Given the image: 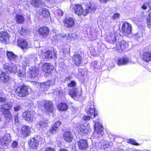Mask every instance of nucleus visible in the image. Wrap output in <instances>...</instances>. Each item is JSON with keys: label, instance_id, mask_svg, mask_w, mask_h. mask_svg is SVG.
I'll list each match as a JSON object with an SVG mask.
<instances>
[{"label": "nucleus", "instance_id": "412c9836", "mask_svg": "<svg viewBox=\"0 0 151 151\" xmlns=\"http://www.w3.org/2000/svg\"><path fill=\"white\" fill-rule=\"evenodd\" d=\"M131 62V60L130 59H129L127 57H123L118 60L117 65L119 66L120 65H124L127 64Z\"/></svg>", "mask_w": 151, "mask_h": 151}, {"label": "nucleus", "instance_id": "37998d69", "mask_svg": "<svg viewBox=\"0 0 151 151\" xmlns=\"http://www.w3.org/2000/svg\"><path fill=\"white\" fill-rule=\"evenodd\" d=\"M147 24L149 28L151 27V12L149 14L147 19Z\"/></svg>", "mask_w": 151, "mask_h": 151}, {"label": "nucleus", "instance_id": "2f4dec72", "mask_svg": "<svg viewBox=\"0 0 151 151\" xmlns=\"http://www.w3.org/2000/svg\"><path fill=\"white\" fill-rule=\"evenodd\" d=\"M57 106L59 110L61 111H65L68 108V106L65 103H60L57 105Z\"/></svg>", "mask_w": 151, "mask_h": 151}, {"label": "nucleus", "instance_id": "603ef678", "mask_svg": "<svg viewBox=\"0 0 151 151\" xmlns=\"http://www.w3.org/2000/svg\"><path fill=\"white\" fill-rule=\"evenodd\" d=\"M18 116V115H16L14 116V120L15 123H18L19 122Z\"/></svg>", "mask_w": 151, "mask_h": 151}, {"label": "nucleus", "instance_id": "6ab92c4d", "mask_svg": "<svg viewBox=\"0 0 151 151\" xmlns=\"http://www.w3.org/2000/svg\"><path fill=\"white\" fill-rule=\"evenodd\" d=\"M32 112L25 111L23 113V116L24 119L29 122H31L33 120V115Z\"/></svg>", "mask_w": 151, "mask_h": 151}, {"label": "nucleus", "instance_id": "3c124183", "mask_svg": "<svg viewBox=\"0 0 151 151\" xmlns=\"http://www.w3.org/2000/svg\"><path fill=\"white\" fill-rule=\"evenodd\" d=\"M119 16V14L118 13H116L114 14L113 16V18L114 19H116L118 18Z\"/></svg>", "mask_w": 151, "mask_h": 151}, {"label": "nucleus", "instance_id": "ea45409f", "mask_svg": "<svg viewBox=\"0 0 151 151\" xmlns=\"http://www.w3.org/2000/svg\"><path fill=\"white\" fill-rule=\"evenodd\" d=\"M99 65L96 61H92L91 63V67L93 69H97L99 67Z\"/></svg>", "mask_w": 151, "mask_h": 151}, {"label": "nucleus", "instance_id": "de8ad7c7", "mask_svg": "<svg viewBox=\"0 0 151 151\" xmlns=\"http://www.w3.org/2000/svg\"><path fill=\"white\" fill-rule=\"evenodd\" d=\"M21 33L22 35H26L27 30L25 28H21Z\"/></svg>", "mask_w": 151, "mask_h": 151}, {"label": "nucleus", "instance_id": "c03bdc74", "mask_svg": "<svg viewBox=\"0 0 151 151\" xmlns=\"http://www.w3.org/2000/svg\"><path fill=\"white\" fill-rule=\"evenodd\" d=\"M128 142L131 144L135 145H139V144L137 143L136 141L134 139H130L128 140Z\"/></svg>", "mask_w": 151, "mask_h": 151}, {"label": "nucleus", "instance_id": "f704fd0d", "mask_svg": "<svg viewBox=\"0 0 151 151\" xmlns=\"http://www.w3.org/2000/svg\"><path fill=\"white\" fill-rule=\"evenodd\" d=\"M4 115L6 121L10 122L12 118V114L9 111H7L4 112H2Z\"/></svg>", "mask_w": 151, "mask_h": 151}, {"label": "nucleus", "instance_id": "680f3d73", "mask_svg": "<svg viewBox=\"0 0 151 151\" xmlns=\"http://www.w3.org/2000/svg\"><path fill=\"white\" fill-rule=\"evenodd\" d=\"M47 0L48 1H49L54 2V0Z\"/></svg>", "mask_w": 151, "mask_h": 151}, {"label": "nucleus", "instance_id": "dca6fc26", "mask_svg": "<svg viewBox=\"0 0 151 151\" xmlns=\"http://www.w3.org/2000/svg\"><path fill=\"white\" fill-rule=\"evenodd\" d=\"M121 38L119 39V41L116 43L117 48L119 50L120 48L122 50H124L128 47L127 43L125 41L122 40H121Z\"/></svg>", "mask_w": 151, "mask_h": 151}, {"label": "nucleus", "instance_id": "39448f33", "mask_svg": "<svg viewBox=\"0 0 151 151\" xmlns=\"http://www.w3.org/2000/svg\"><path fill=\"white\" fill-rule=\"evenodd\" d=\"M122 37L120 35L116 32H111L110 35L106 38V40L110 43L113 44L114 42L117 43L119 41V39Z\"/></svg>", "mask_w": 151, "mask_h": 151}, {"label": "nucleus", "instance_id": "49530a36", "mask_svg": "<svg viewBox=\"0 0 151 151\" xmlns=\"http://www.w3.org/2000/svg\"><path fill=\"white\" fill-rule=\"evenodd\" d=\"M22 108V107L21 106L19 105H17L16 106L14 107V110L15 111H18L19 110H20Z\"/></svg>", "mask_w": 151, "mask_h": 151}, {"label": "nucleus", "instance_id": "58836bf2", "mask_svg": "<svg viewBox=\"0 0 151 151\" xmlns=\"http://www.w3.org/2000/svg\"><path fill=\"white\" fill-rule=\"evenodd\" d=\"M67 39L68 40H74L76 38V34L75 33H70L68 34V35Z\"/></svg>", "mask_w": 151, "mask_h": 151}, {"label": "nucleus", "instance_id": "09e8293b", "mask_svg": "<svg viewBox=\"0 0 151 151\" xmlns=\"http://www.w3.org/2000/svg\"><path fill=\"white\" fill-rule=\"evenodd\" d=\"M18 143L16 141H14L12 143V147L13 148H16L17 147Z\"/></svg>", "mask_w": 151, "mask_h": 151}, {"label": "nucleus", "instance_id": "a18cd8bd", "mask_svg": "<svg viewBox=\"0 0 151 151\" xmlns=\"http://www.w3.org/2000/svg\"><path fill=\"white\" fill-rule=\"evenodd\" d=\"M54 94H56L57 96H60L63 95V93L62 91H57L54 92Z\"/></svg>", "mask_w": 151, "mask_h": 151}, {"label": "nucleus", "instance_id": "e2e57ef3", "mask_svg": "<svg viewBox=\"0 0 151 151\" xmlns=\"http://www.w3.org/2000/svg\"><path fill=\"white\" fill-rule=\"evenodd\" d=\"M63 15V14H62V15H61V16H62Z\"/></svg>", "mask_w": 151, "mask_h": 151}, {"label": "nucleus", "instance_id": "0e129e2a", "mask_svg": "<svg viewBox=\"0 0 151 151\" xmlns=\"http://www.w3.org/2000/svg\"><path fill=\"white\" fill-rule=\"evenodd\" d=\"M93 150V149H91V150Z\"/></svg>", "mask_w": 151, "mask_h": 151}, {"label": "nucleus", "instance_id": "a211bd4d", "mask_svg": "<svg viewBox=\"0 0 151 151\" xmlns=\"http://www.w3.org/2000/svg\"><path fill=\"white\" fill-rule=\"evenodd\" d=\"M94 129L95 134H99L101 133L103 128L101 124L97 122L95 123Z\"/></svg>", "mask_w": 151, "mask_h": 151}, {"label": "nucleus", "instance_id": "72a5a7b5", "mask_svg": "<svg viewBox=\"0 0 151 151\" xmlns=\"http://www.w3.org/2000/svg\"><path fill=\"white\" fill-rule=\"evenodd\" d=\"M15 19L17 22L18 24H22L24 22V17L19 14L16 15Z\"/></svg>", "mask_w": 151, "mask_h": 151}, {"label": "nucleus", "instance_id": "423d86ee", "mask_svg": "<svg viewBox=\"0 0 151 151\" xmlns=\"http://www.w3.org/2000/svg\"><path fill=\"white\" fill-rule=\"evenodd\" d=\"M88 116H84L83 117V119L87 121L90 120L91 118L95 117L98 116V112L96 111L95 109L91 108L88 109L87 111Z\"/></svg>", "mask_w": 151, "mask_h": 151}, {"label": "nucleus", "instance_id": "393cba45", "mask_svg": "<svg viewBox=\"0 0 151 151\" xmlns=\"http://www.w3.org/2000/svg\"><path fill=\"white\" fill-rule=\"evenodd\" d=\"M61 122L60 121H58L55 123L54 125L51 127L50 132L52 134H55L58 130V128L60 126Z\"/></svg>", "mask_w": 151, "mask_h": 151}, {"label": "nucleus", "instance_id": "b1692460", "mask_svg": "<svg viewBox=\"0 0 151 151\" xmlns=\"http://www.w3.org/2000/svg\"><path fill=\"white\" fill-rule=\"evenodd\" d=\"M6 56L9 60L16 62L18 60L17 56L12 51H7Z\"/></svg>", "mask_w": 151, "mask_h": 151}, {"label": "nucleus", "instance_id": "bf43d9fd", "mask_svg": "<svg viewBox=\"0 0 151 151\" xmlns=\"http://www.w3.org/2000/svg\"><path fill=\"white\" fill-rule=\"evenodd\" d=\"M110 64L111 65V66H110L111 67L113 68L114 66V64L113 62H111L110 63Z\"/></svg>", "mask_w": 151, "mask_h": 151}, {"label": "nucleus", "instance_id": "473e14b6", "mask_svg": "<svg viewBox=\"0 0 151 151\" xmlns=\"http://www.w3.org/2000/svg\"><path fill=\"white\" fill-rule=\"evenodd\" d=\"M8 34L6 32H3L1 35V37H0V40L3 42H6L9 40Z\"/></svg>", "mask_w": 151, "mask_h": 151}, {"label": "nucleus", "instance_id": "e433bc0d", "mask_svg": "<svg viewBox=\"0 0 151 151\" xmlns=\"http://www.w3.org/2000/svg\"><path fill=\"white\" fill-rule=\"evenodd\" d=\"M69 94L73 98H75L77 95V92L75 88H72L69 91Z\"/></svg>", "mask_w": 151, "mask_h": 151}, {"label": "nucleus", "instance_id": "4c0bfd02", "mask_svg": "<svg viewBox=\"0 0 151 151\" xmlns=\"http://www.w3.org/2000/svg\"><path fill=\"white\" fill-rule=\"evenodd\" d=\"M37 124L42 128H45L48 126V123L46 120H41Z\"/></svg>", "mask_w": 151, "mask_h": 151}, {"label": "nucleus", "instance_id": "7ed1b4c3", "mask_svg": "<svg viewBox=\"0 0 151 151\" xmlns=\"http://www.w3.org/2000/svg\"><path fill=\"white\" fill-rule=\"evenodd\" d=\"M30 61L29 58L24 57L23 58L22 62V67L19 68L18 76L21 77H24L26 74V67L28 66L29 63Z\"/></svg>", "mask_w": 151, "mask_h": 151}, {"label": "nucleus", "instance_id": "f3484780", "mask_svg": "<svg viewBox=\"0 0 151 151\" xmlns=\"http://www.w3.org/2000/svg\"><path fill=\"white\" fill-rule=\"evenodd\" d=\"M37 137L31 138L29 143V147L32 148H36L38 146L39 141L38 140Z\"/></svg>", "mask_w": 151, "mask_h": 151}, {"label": "nucleus", "instance_id": "0eeeda50", "mask_svg": "<svg viewBox=\"0 0 151 151\" xmlns=\"http://www.w3.org/2000/svg\"><path fill=\"white\" fill-rule=\"evenodd\" d=\"M132 30L131 24L126 22H124L123 24L122 28V32L124 35H126L130 34L132 32Z\"/></svg>", "mask_w": 151, "mask_h": 151}, {"label": "nucleus", "instance_id": "5fc2aeb1", "mask_svg": "<svg viewBox=\"0 0 151 151\" xmlns=\"http://www.w3.org/2000/svg\"><path fill=\"white\" fill-rule=\"evenodd\" d=\"M45 151H55V150L52 148L48 147L46 149Z\"/></svg>", "mask_w": 151, "mask_h": 151}, {"label": "nucleus", "instance_id": "8fccbe9b", "mask_svg": "<svg viewBox=\"0 0 151 151\" xmlns=\"http://www.w3.org/2000/svg\"><path fill=\"white\" fill-rule=\"evenodd\" d=\"M147 2H145L143 4V5L142 6V8L144 9H146L147 7Z\"/></svg>", "mask_w": 151, "mask_h": 151}, {"label": "nucleus", "instance_id": "c756f323", "mask_svg": "<svg viewBox=\"0 0 151 151\" xmlns=\"http://www.w3.org/2000/svg\"><path fill=\"white\" fill-rule=\"evenodd\" d=\"M32 5L36 8L42 7L44 5V3L41 0H33L31 2Z\"/></svg>", "mask_w": 151, "mask_h": 151}, {"label": "nucleus", "instance_id": "c85d7f7f", "mask_svg": "<svg viewBox=\"0 0 151 151\" xmlns=\"http://www.w3.org/2000/svg\"><path fill=\"white\" fill-rule=\"evenodd\" d=\"M31 132L30 127L28 126H24L22 129L21 132L24 136L26 137L29 135Z\"/></svg>", "mask_w": 151, "mask_h": 151}, {"label": "nucleus", "instance_id": "2eb2a0df", "mask_svg": "<svg viewBox=\"0 0 151 151\" xmlns=\"http://www.w3.org/2000/svg\"><path fill=\"white\" fill-rule=\"evenodd\" d=\"M77 128L78 133L81 135H83L89 132V131L86 128V127L82 124L78 125L77 126Z\"/></svg>", "mask_w": 151, "mask_h": 151}, {"label": "nucleus", "instance_id": "c9c22d12", "mask_svg": "<svg viewBox=\"0 0 151 151\" xmlns=\"http://www.w3.org/2000/svg\"><path fill=\"white\" fill-rule=\"evenodd\" d=\"M55 53L53 51H47L44 53V55L46 58H52L55 56Z\"/></svg>", "mask_w": 151, "mask_h": 151}, {"label": "nucleus", "instance_id": "f03ea898", "mask_svg": "<svg viewBox=\"0 0 151 151\" xmlns=\"http://www.w3.org/2000/svg\"><path fill=\"white\" fill-rule=\"evenodd\" d=\"M73 9L75 13L78 16L83 15L85 16L89 12L92 13L94 12L96 9V6L94 4H90L86 6L85 9L84 10L82 5L78 4L75 5Z\"/></svg>", "mask_w": 151, "mask_h": 151}, {"label": "nucleus", "instance_id": "052dcab7", "mask_svg": "<svg viewBox=\"0 0 151 151\" xmlns=\"http://www.w3.org/2000/svg\"><path fill=\"white\" fill-rule=\"evenodd\" d=\"M59 151H68V150L65 149L61 148L60 149Z\"/></svg>", "mask_w": 151, "mask_h": 151}, {"label": "nucleus", "instance_id": "a19ab883", "mask_svg": "<svg viewBox=\"0 0 151 151\" xmlns=\"http://www.w3.org/2000/svg\"><path fill=\"white\" fill-rule=\"evenodd\" d=\"M78 77L79 78H81V79H82V78L83 77V70L80 68L78 69Z\"/></svg>", "mask_w": 151, "mask_h": 151}, {"label": "nucleus", "instance_id": "4be33fe9", "mask_svg": "<svg viewBox=\"0 0 151 151\" xmlns=\"http://www.w3.org/2000/svg\"><path fill=\"white\" fill-rule=\"evenodd\" d=\"M73 61L76 66H79L81 63L82 58L79 54H76L72 57Z\"/></svg>", "mask_w": 151, "mask_h": 151}, {"label": "nucleus", "instance_id": "4468645a", "mask_svg": "<svg viewBox=\"0 0 151 151\" xmlns=\"http://www.w3.org/2000/svg\"><path fill=\"white\" fill-rule=\"evenodd\" d=\"M79 148L81 150H85L88 146L87 141L86 139H81L77 142Z\"/></svg>", "mask_w": 151, "mask_h": 151}, {"label": "nucleus", "instance_id": "ddd939ff", "mask_svg": "<svg viewBox=\"0 0 151 151\" xmlns=\"http://www.w3.org/2000/svg\"><path fill=\"white\" fill-rule=\"evenodd\" d=\"M142 58L145 62L148 63L151 61V52L146 51L142 53Z\"/></svg>", "mask_w": 151, "mask_h": 151}, {"label": "nucleus", "instance_id": "6e6d98bb", "mask_svg": "<svg viewBox=\"0 0 151 151\" xmlns=\"http://www.w3.org/2000/svg\"><path fill=\"white\" fill-rule=\"evenodd\" d=\"M6 101V99L4 98L0 97V102H4Z\"/></svg>", "mask_w": 151, "mask_h": 151}, {"label": "nucleus", "instance_id": "a878e982", "mask_svg": "<svg viewBox=\"0 0 151 151\" xmlns=\"http://www.w3.org/2000/svg\"><path fill=\"white\" fill-rule=\"evenodd\" d=\"M17 45L22 49H27L28 44L27 42L25 40L21 39L18 41Z\"/></svg>", "mask_w": 151, "mask_h": 151}, {"label": "nucleus", "instance_id": "13d9d810", "mask_svg": "<svg viewBox=\"0 0 151 151\" xmlns=\"http://www.w3.org/2000/svg\"><path fill=\"white\" fill-rule=\"evenodd\" d=\"M99 0L102 2L106 3L107 1H108L109 0Z\"/></svg>", "mask_w": 151, "mask_h": 151}, {"label": "nucleus", "instance_id": "6e6552de", "mask_svg": "<svg viewBox=\"0 0 151 151\" xmlns=\"http://www.w3.org/2000/svg\"><path fill=\"white\" fill-rule=\"evenodd\" d=\"M11 141L10 134H7L1 137L0 139V144L2 146H6Z\"/></svg>", "mask_w": 151, "mask_h": 151}, {"label": "nucleus", "instance_id": "f8f14e48", "mask_svg": "<svg viewBox=\"0 0 151 151\" xmlns=\"http://www.w3.org/2000/svg\"><path fill=\"white\" fill-rule=\"evenodd\" d=\"M44 107L46 112L52 113L53 111V103L51 101L45 102L44 104Z\"/></svg>", "mask_w": 151, "mask_h": 151}, {"label": "nucleus", "instance_id": "cd10ccee", "mask_svg": "<svg viewBox=\"0 0 151 151\" xmlns=\"http://www.w3.org/2000/svg\"><path fill=\"white\" fill-rule=\"evenodd\" d=\"M39 14L42 15L43 17H47L49 16V12L48 10L46 8L43 7H41L39 9L38 11Z\"/></svg>", "mask_w": 151, "mask_h": 151}, {"label": "nucleus", "instance_id": "5701e85b", "mask_svg": "<svg viewBox=\"0 0 151 151\" xmlns=\"http://www.w3.org/2000/svg\"><path fill=\"white\" fill-rule=\"evenodd\" d=\"M52 85V82L48 81L43 83L40 84V89L42 91L44 92L48 90L50 86Z\"/></svg>", "mask_w": 151, "mask_h": 151}, {"label": "nucleus", "instance_id": "aec40b11", "mask_svg": "<svg viewBox=\"0 0 151 151\" xmlns=\"http://www.w3.org/2000/svg\"><path fill=\"white\" fill-rule=\"evenodd\" d=\"M65 26L68 28H70L73 27L74 24L75 22L72 18H65L64 21Z\"/></svg>", "mask_w": 151, "mask_h": 151}, {"label": "nucleus", "instance_id": "864d4df0", "mask_svg": "<svg viewBox=\"0 0 151 151\" xmlns=\"http://www.w3.org/2000/svg\"><path fill=\"white\" fill-rule=\"evenodd\" d=\"M71 79V78L70 77H69L66 78L65 79V81L66 82H69L71 81L70 79Z\"/></svg>", "mask_w": 151, "mask_h": 151}, {"label": "nucleus", "instance_id": "79ce46f5", "mask_svg": "<svg viewBox=\"0 0 151 151\" xmlns=\"http://www.w3.org/2000/svg\"><path fill=\"white\" fill-rule=\"evenodd\" d=\"M76 83L74 81H71L69 82H68L67 85L69 87H74L76 86Z\"/></svg>", "mask_w": 151, "mask_h": 151}, {"label": "nucleus", "instance_id": "1a4fd4ad", "mask_svg": "<svg viewBox=\"0 0 151 151\" xmlns=\"http://www.w3.org/2000/svg\"><path fill=\"white\" fill-rule=\"evenodd\" d=\"M42 68L44 72L50 73L52 72L54 67L50 64L46 63L43 64Z\"/></svg>", "mask_w": 151, "mask_h": 151}, {"label": "nucleus", "instance_id": "9d476101", "mask_svg": "<svg viewBox=\"0 0 151 151\" xmlns=\"http://www.w3.org/2000/svg\"><path fill=\"white\" fill-rule=\"evenodd\" d=\"M37 31L39 34L43 37H46L49 34V29L45 26L40 27Z\"/></svg>", "mask_w": 151, "mask_h": 151}, {"label": "nucleus", "instance_id": "f257e3e1", "mask_svg": "<svg viewBox=\"0 0 151 151\" xmlns=\"http://www.w3.org/2000/svg\"><path fill=\"white\" fill-rule=\"evenodd\" d=\"M3 68L6 72H1L0 75V80L3 83H6L9 82L10 79L9 74L7 73H17V68L14 64L9 66L8 64L6 63L4 65Z\"/></svg>", "mask_w": 151, "mask_h": 151}, {"label": "nucleus", "instance_id": "4d7b16f0", "mask_svg": "<svg viewBox=\"0 0 151 151\" xmlns=\"http://www.w3.org/2000/svg\"><path fill=\"white\" fill-rule=\"evenodd\" d=\"M148 4L147 6H149L150 8H151V1H149L147 2Z\"/></svg>", "mask_w": 151, "mask_h": 151}, {"label": "nucleus", "instance_id": "bb28decb", "mask_svg": "<svg viewBox=\"0 0 151 151\" xmlns=\"http://www.w3.org/2000/svg\"><path fill=\"white\" fill-rule=\"evenodd\" d=\"M63 138L66 141L70 142L73 139V136L70 132H65L63 134Z\"/></svg>", "mask_w": 151, "mask_h": 151}, {"label": "nucleus", "instance_id": "20e7f679", "mask_svg": "<svg viewBox=\"0 0 151 151\" xmlns=\"http://www.w3.org/2000/svg\"><path fill=\"white\" fill-rule=\"evenodd\" d=\"M30 89L28 87L25 86H19L15 90L17 95L20 97H24L29 94Z\"/></svg>", "mask_w": 151, "mask_h": 151}, {"label": "nucleus", "instance_id": "9b49d317", "mask_svg": "<svg viewBox=\"0 0 151 151\" xmlns=\"http://www.w3.org/2000/svg\"><path fill=\"white\" fill-rule=\"evenodd\" d=\"M39 73L38 69L34 67L29 69V71L28 73V76L30 78H34L37 76Z\"/></svg>", "mask_w": 151, "mask_h": 151}, {"label": "nucleus", "instance_id": "7c9ffc66", "mask_svg": "<svg viewBox=\"0 0 151 151\" xmlns=\"http://www.w3.org/2000/svg\"><path fill=\"white\" fill-rule=\"evenodd\" d=\"M12 106V104L10 102H8L6 104H3L1 106L0 108V111L1 112H4L5 111H9Z\"/></svg>", "mask_w": 151, "mask_h": 151}]
</instances>
